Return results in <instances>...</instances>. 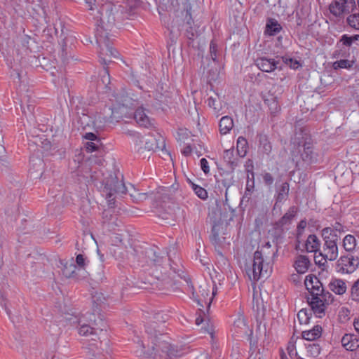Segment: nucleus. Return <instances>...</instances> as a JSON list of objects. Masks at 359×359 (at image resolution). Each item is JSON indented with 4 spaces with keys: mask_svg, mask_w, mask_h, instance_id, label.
I'll list each match as a JSON object with an SVG mask.
<instances>
[{
    "mask_svg": "<svg viewBox=\"0 0 359 359\" xmlns=\"http://www.w3.org/2000/svg\"><path fill=\"white\" fill-rule=\"evenodd\" d=\"M126 11V8L123 5L114 4L107 2L102 4L100 8V20H97L95 29L96 42L100 48L99 57L104 65H107L111 62L112 58L118 57V52L111 46V34L115 26L116 18L122 16Z\"/></svg>",
    "mask_w": 359,
    "mask_h": 359,
    "instance_id": "1",
    "label": "nucleus"
},
{
    "mask_svg": "<svg viewBox=\"0 0 359 359\" xmlns=\"http://www.w3.org/2000/svg\"><path fill=\"white\" fill-rule=\"evenodd\" d=\"M277 250L271 248L269 242L257 248L254 253L252 265L247 269V273L250 280L257 281L270 276L273 258Z\"/></svg>",
    "mask_w": 359,
    "mask_h": 359,
    "instance_id": "2",
    "label": "nucleus"
},
{
    "mask_svg": "<svg viewBox=\"0 0 359 359\" xmlns=\"http://www.w3.org/2000/svg\"><path fill=\"white\" fill-rule=\"evenodd\" d=\"M103 185V192L105 194L109 206L115 204V198L117 196H122L127 192L123 180H119L116 176L110 175L105 178Z\"/></svg>",
    "mask_w": 359,
    "mask_h": 359,
    "instance_id": "3",
    "label": "nucleus"
},
{
    "mask_svg": "<svg viewBox=\"0 0 359 359\" xmlns=\"http://www.w3.org/2000/svg\"><path fill=\"white\" fill-rule=\"evenodd\" d=\"M191 11V4L188 2L184 4L182 10L177 12L176 18L173 22L184 30V34L189 39L193 40L196 35V30L193 27L194 22Z\"/></svg>",
    "mask_w": 359,
    "mask_h": 359,
    "instance_id": "4",
    "label": "nucleus"
},
{
    "mask_svg": "<svg viewBox=\"0 0 359 359\" xmlns=\"http://www.w3.org/2000/svg\"><path fill=\"white\" fill-rule=\"evenodd\" d=\"M331 230H322V236L324 240L323 251L320 255L325 260L334 261L338 257L337 243L339 236H332Z\"/></svg>",
    "mask_w": 359,
    "mask_h": 359,
    "instance_id": "5",
    "label": "nucleus"
},
{
    "mask_svg": "<svg viewBox=\"0 0 359 359\" xmlns=\"http://www.w3.org/2000/svg\"><path fill=\"white\" fill-rule=\"evenodd\" d=\"M323 296L324 297H307V302L311 306V311L318 318H322L325 316L327 306L332 303L334 299L332 294L330 292H326Z\"/></svg>",
    "mask_w": 359,
    "mask_h": 359,
    "instance_id": "6",
    "label": "nucleus"
},
{
    "mask_svg": "<svg viewBox=\"0 0 359 359\" xmlns=\"http://www.w3.org/2000/svg\"><path fill=\"white\" fill-rule=\"evenodd\" d=\"M355 8V0H334L329 6L330 13L338 18L353 12Z\"/></svg>",
    "mask_w": 359,
    "mask_h": 359,
    "instance_id": "7",
    "label": "nucleus"
},
{
    "mask_svg": "<svg viewBox=\"0 0 359 359\" xmlns=\"http://www.w3.org/2000/svg\"><path fill=\"white\" fill-rule=\"evenodd\" d=\"M298 153L300 154L302 161L306 164H312L317 161L318 154L315 151L313 144L310 141H304L302 144H299Z\"/></svg>",
    "mask_w": 359,
    "mask_h": 359,
    "instance_id": "8",
    "label": "nucleus"
},
{
    "mask_svg": "<svg viewBox=\"0 0 359 359\" xmlns=\"http://www.w3.org/2000/svg\"><path fill=\"white\" fill-rule=\"evenodd\" d=\"M210 286L207 284L200 285L198 288V292L200 294L196 293L193 290V299L195 302H197L198 306L204 307L205 305H207V306L209 308L212 303V298L215 294L214 289H212L211 296H210Z\"/></svg>",
    "mask_w": 359,
    "mask_h": 359,
    "instance_id": "9",
    "label": "nucleus"
},
{
    "mask_svg": "<svg viewBox=\"0 0 359 359\" xmlns=\"http://www.w3.org/2000/svg\"><path fill=\"white\" fill-rule=\"evenodd\" d=\"M359 265V259L353 257H341L337 264L338 271L344 273H353Z\"/></svg>",
    "mask_w": 359,
    "mask_h": 359,
    "instance_id": "10",
    "label": "nucleus"
},
{
    "mask_svg": "<svg viewBox=\"0 0 359 359\" xmlns=\"http://www.w3.org/2000/svg\"><path fill=\"white\" fill-rule=\"evenodd\" d=\"M147 111H148L144 107H138L135 111L134 118L140 126L152 128L154 126V120L149 117Z\"/></svg>",
    "mask_w": 359,
    "mask_h": 359,
    "instance_id": "11",
    "label": "nucleus"
},
{
    "mask_svg": "<svg viewBox=\"0 0 359 359\" xmlns=\"http://www.w3.org/2000/svg\"><path fill=\"white\" fill-rule=\"evenodd\" d=\"M278 61L265 57L257 58L255 60L256 66L262 72H271L278 67Z\"/></svg>",
    "mask_w": 359,
    "mask_h": 359,
    "instance_id": "12",
    "label": "nucleus"
},
{
    "mask_svg": "<svg viewBox=\"0 0 359 359\" xmlns=\"http://www.w3.org/2000/svg\"><path fill=\"white\" fill-rule=\"evenodd\" d=\"M247 172L246 187L242 201H246L248 202L255 191V173L252 170L248 169L247 170Z\"/></svg>",
    "mask_w": 359,
    "mask_h": 359,
    "instance_id": "13",
    "label": "nucleus"
},
{
    "mask_svg": "<svg viewBox=\"0 0 359 359\" xmlns=\"http://www.w3.org/2000/svg\"><path fill=\"white\" fill-rule=\"evenodd\" d=\"M297 213V207H290L287 212L276 223V226L278 228L283 229L284 226L290 225L293 219L295 217Z\"/></svg>",
    "mask_w": 359,
    "mask_h": 359,
    "instance_id": "14",
    "label": "nucleus"
},
{
    "mask_svg": "<svg viewBox=\"0 0 359 359\" xmlns=\"http://www.w3.org/2000/svg\"><path fill=\"white\" fill-rule=\"evenodd\" d=\"M341 345L347 351H355L358 347V339L354 334H345L341 340Z\"/></svg>",
    "mask_w": 359,
    "mask_h": 359,
    "instance_id": "15",
    "label": "nucleus"
},
{
    "mask_svg": "<svg viewBox=\"0 0 359 359\" xmlns=\"http://www.w3.org/2000/svg\"><path fill=\"white\" fill-rule=\"evenodd\" d=\"M329 289L338 295H342L346 292V282L342 279H332L328 284Z\"/></svg>",
    "mask_w": 359,
    "mask_h": 359,
    "instance_id": "16",
    "label": "nucleus"
},
{
    "mask_svg": "<svg viewBox=\"0 0 359 359\" xmlns=\"http://www.w3.org/2000/svg\"><path fill=\"white\" fill-rule=\"evenodd\" d=\"M323 329L320 325H316L309 330H305L302 332V337L307 341H315L319 339L322 335Z\"/></svg>",
    "mask_w": 359,
    "mask_h": 359,
    "instance_id": "17",
    "label": "nucleus"
},
{
    "mask_svg": "<svg viewBox=\"0 0 359 359\" xmlns=\"http://www.w3.org/2000/svg\"><path fill=\"white\" fill-rule=\"evenodd\" d=\"M294 266L297 273H304L309 268L310 261L306 256L299 255L297 257Z\"/></svg>",
    "mask_w": 359,
    "mask_h": 359,
    "instance_id": "18",
    "label": "nucleus"
},
{
    "mask_svg": "<svg viewBox=\"0 0 359 359\" xmlns=\"http://www.w3.org/2000/svg\"><path fill=\"white\" fill-rule=\"evenodd\" d=\"M79 324L80 325V327L79 328V334L82 336H93L95 337H97V334L96 332V329L95 327H93L91 325L86 324L83 320H80L79 321ZM93 341H96V339L93 337Z\"/></svg>",
    "mask_w": 359,
    "mask_h": 359,
    "instance_id": "19",
    "label": "nucleus"
},
{
    "mask_svg": "<svg viewBox=\"0 0 359 359\" xmlns=\"http://www.w3.org/2000/svg\"><path fill=\"white\" fill-rule=\"evenodd\" d=\"M320 246V242L318 237L314 234H311L308 236L305 248L309 252H316L319 250Z\"/></svg>",
    "mask_w": 359,
    "mask_h": 359,
    "instance_id": "20",
    "label": "nucleus"
},
{
    "mask_svg": "<svg viewBox=\"0 0 359 359\" xmlns=\"http://www.w3.org/2000/svg\"><path fill=\"white\" fill-rule=\"evenodd\" d=\"M233 127V121L230 116H225L220 119L219 123V129L222 135H226L229 133Z\"/></svg>",
    "mask_w": 359,
    "mask_h": 359,
    "instance_id": "21",
    "label": "nucleus"
},
{
    "mask_svg": "<svg viewBox=\"0 0 359 359\" xmlns=\"http://www.w3.org/2000/svg\"><path fill=\"white\" fill-rule=\"evenodd\" d=\"M224 161L233 170L238 165V158L235 156L233 149H226L223 154Z\"/></svg>",
    "mask_w": 359,
    "mask_h": 359,
    "instance_id": "22",
    "label": "nucleus"
},
{
    "mask_svg": "<svg viewBox=\"0 0 359 359\" xmlns=\"http://www.w3.org/2000/svg\"><path fill=\"white\" fill-rule=\"evenodd\" d=\"M289 189L290 187L287 182H283L280 185V187L277 190L276 205H277L278 203L285 201L287 198Z\"/></svg>",
    "mask_w": 359,
    "mask_h": 359,
    "instance_id": "23",
    "label": "nucleus"
},
{
    "mask_svg": "<svg viewBox=\"0 0 359 359\" xmlns=\"http://www.w3.org/2000/svg\"><path fill=\"white\" fill-rule=\"evenodd\" d=\"M103 341H100V347H98V345L96 344L91 343L89 344L88 347H87V352L86 354L88 358H96L99 355L102 354L101 350H103Z\"/></svg>",
    "mask_w": 359,
    "mask_h": 359,
    "instance_id": "24",
    "label": "nucleus"
},
{
    "mask_svg": "<svg viewBox=\"0 0 359 359\" xmlns=\"http://www.w3.org/2000/svg\"><path fill=\"white\" fill-rule=\"evenodd\" d=\"M259 149L266 154H269L272 150V145L266 135H259Z\"/></svg>",
    "mask_w": 359,
    "mask_h": 359,
    "instance_id": "25",
    "label": "nucleus"
},
{
    "mask_svg": "<svg viewBox=\"0 0 359 359\" xmlns=\"http://www.w3.org/2000/svg\"><path fill=\"white\" fill-rule=\"evenodd\" d=\"M145 136H142L140 134L135 133L133 135V141L134 142V151L137 153L144 151Z\"/></svg>",
    "mask_w": 359,
    "mask_h": 359,
    "instance_id": "26",
    "label": "nucleus"
},
{
    "mask_svg": "<svg viewBox=\"0 0 359 359\" xmlns=\"http://www.w3.org/2000/svg\"><path fill=\"white\" fill-rule=\"evenodd\" d=\"M357 245L355 238L351 234L346 235L343 240V247L348 252L353 251Z\"/></svg>",
    "mask_w": 359,
    "mask_h": 359,
    "instance_id": "27",
    "label": "nucleus"
},
{
    "mask_svg": "<svg viewBox=\"0 0 359 359\" xmlns=\"http://www.w3.org/2000/svg\"><path fill=\"white\" fill-rule=\"evenodd\" d=\"M282 27L275 19H269L266 23V31L270 35H276L279 33Z\"/></svg>",
    "mask_w": 359,
    "mask_h": 359,
    "instance_id": "28",
    "label": "nucleus"
},
{
    "mask_svg": "<svg viewBox=\"0 0 359 359\" xmlns=\"http://www.w3.org/2000/svg\"><path fill=\"white\" fill-rule=\"evenodd\" d=\"M76 269L77 266L73 262L66 263L62 269V274L69 278H75Z\"/></svg>",
    "mask_w": 359,
    "mask_h": 359,
    "instance_id": "29",
    "label": "nucleus"
},
{
    "mask_svg": "<svg viewBox=\"0 0 359 359\" xmlns=\"http://www.w3.org/2000/svg\"><path fill=\"white\" fill-rule=\"evenodd\" d=\"M306 289L310 292L318 287H321L323 284L316 276H307L305 280Z\"/></svg>",
    "mask_w": 359,
    "mask_h": 359,
    "instance_id": "30",
    "label": "nucleus"
},
{
    "mask_svg": "<svg viewBox=\"0 0 359 359\" xmlns=\"http://www.w3.org/2000/svg\"><path fill=\"white\" fill-rule=\"evenodd\" d=\"M248 142L245 137H239L237 140V153L240 157H244L247 153Z\"/></svg>",
    "mask_w": 359,
    "mask_h": 359,
    "instance_id": "31",
    "label": "nucleus"
},
{
    "mask_svg": "<svg viewBox=\"0 0 359 359\" xmlns=\"http://www.w3.org/2000/svg\"><path fill=\"white\" fill-rule=\"evenodd\" d=\"M346 18L347 24L353 29L359 31V12H351Z\"/></svg>",
    "mask_w": 359,
    "mask_h": 359,
    "instance_id": "32",
    "label": "nucleus"
},
{
    "mask_svg": "<svg viewBox=\"0 0 359 359\" xmlns=\"http://www.w3.org/2000/svg\"><path fill=\"white\" fill-rule=\"evenodd\" d=\"M311 316L310 310L302 309L298 312L297 317L300 324H307L309 323Z\"/></svg>",
    "mask_w": 359,
    "mask_h": 359,
    "instance_id": "33",
    "label": "nucleus"
},
{
    "mask_svg": "<svg viewBox=\"0 0 359 359\" xmlns=\"http://www.w3.org/2000/svg\"><path fill=\"white\" fill-rule=\"evenodd\" d=\"M237 333H246L248 325L243 317L239 316L234 322L233 324Z\"/></svg>",
    "mask_w": 359,
    "mask_h": 359,
    "instance_id": "34",
    "label": "nucleus"
},
{
    "mask_svg": "<svg viewBox=\"0 0 359 359\" xmlns=\"http://www.w3.org/2000/svg\"><path fill=\"white\" fill-rule=\"evenodd\" d=\"M157 254V252L153 248H151L147 251V255L149 259L154 265L160 264L162 262L163 257Z\"/></svg>",
    "mask_w": 359,
    "mask_h": 359,
    "instance_id": "35",
    "label": "nucleus"
},
{
    "mask_svg": "<svg viewBox=\"0 0 359 359\" xmlns=\"http://www.w3.org/2000/svg\"><path fill=\"white\" fill-rule=\"evenodd\" d=\"M156 148H160V147L156 144V140L151 136H145L144 151L154 150Z\"/></svg>",
    "mask_w": 359,
    "mask_h": 359,
    "instance_id": "36",
    "label": "nucleus"
},
{
    "mask_svg": "<svg viewBox=\"0 0 359 359\" xmlns=\"http://www.w3.org/2000/svg\"><path fill=\"white\" fill-rule=\"evenodd\" d=\"M280 58L282 60V61L285 64H286L287 65H288L290 68H292L293 69H297L301 66L300 62L298 60L293 59L292 57H290L287 55L282 56Z\"/></svg>",
    "mask_w": 359,
    "mask_h": 359,
    "instance_id": "37",
    "label": "nucleus"
},
{
    "mask_svg": "<svg viewBox=\"0 0 359 359\" xmlns=\"http://www.w3.org/2000/svg\"><path fill=\"white\" fill-rule=\"evenodd\" d=\"M306 351L309 355L316 357L320 353V347L318 344L313 343L306 346Z\"/></svg>",
    "mask_w": 359,
    "mask_h": 359,
    "instance_id": "38",
    "label": "nucleus"
},
{
    "mask_svg": "<svg viewBox=\"0 0 359 359\" xmlns=\"http://www.w3.org/2000/svg\"><path fill=\"white\" fill-rule=\"evenodd\" d=\"M331 230V235L332 236H339L337 233H341L342 232H344V226L339 222H336L334 224L332 225L330 227H325L323 230Z\"/></svg>",
    "mask_w": 359,
    "mask_h": 359,
    "instance_id": "39",
    "label": "nucleus"
},
{
    "mask_svg": "<svg viewBox=\"0 0 359 359\" xmlns=\"http://www.w3.org/2000/svg\"><path fill=\"white\" fill-rule=\"evenodd\" d=\"M353 61L348 60H340L333 63L334 69H349L353 66Z\"/></svg>",
    "mask_w": 359,
    "mask_h": 359,
    "instance_id": "40",
    "label": "nucleus"
},
{
    "mask_svg": "<svg viewBox=\"0 0 359 359\" xmlns=\"http://www.w3.org/2000/svg\"><path fill=\"white\" fill-rule=\"evenodd\" d=\"M154 339H153V344H154L153 349L154 350L156 349L157 351L158 350L164 351V349L168 348L167 344L165 343V341L164 340L160 341L158 337V334L156 332L154 333Z\"/></svg>",
    "mask_w": 359,
    "mask_h": 359,
    "instance_id": "41",
    "label": "nucleus"
},
{
    "mask_svg": "<svg viewBox=\"0 0 359 359\" xmlns=\"http://www.w3.org/2000/svg\"><path fill=\"white\" fill-rule=\"evenodd\" d=\"M359 39V35L355 34L353 36H348L347 34H344L340 41L342 42L343 45L346 46H351L354 42H355Z\"/></svg>",
    "mask_w": 359,
    "mask_h": 359,
    "instance_id": "42",
    "label": "nucleus"
},
{
    "mask_svg": "<svg viewBox=\"0 0 359 359\" xmlns=\"http://www.w3.org/2000/svg\"><path fill=\"white\" fill-rule=\"evenodd\" d=\"M351 297L352 300L359 302V278L353 283L351 288Z\"/></svg>",
    "mask_w": 359,
    "mask_h": 359,
    "instance_id": "43",
    "label": "nucleus"
},
{
    "mask_svg": "<svg viewBox=\"0 0 359 359\" xmlns=\"http://www.w3.org/2000/svg\"><path fill=\"white\" fill-rule=\"evenodd\" d=\"M111 120H110L109 118L107 117H102L100 115H99L97 117L95 118L93 123L94 126L97 128L101 129L103 128L107 123H111Z\"/></svg>",
    "mask_w": 359,
    "mask_h": 359,
    "instance_id": "44",
    "label": "nucleus"
},
{
    "mask_svg": "<svg viewBox=\"0 0 359 359\" xmlns=\"http://www.w3.org/2000/svg\"><path fill=\"white\" fill-rule=\"evenodd\" d=\"M193 189L195 194L201 199H205L208 198V193L206 190L198 185L194 184Z\"/></svg>",
    "mask_w": 359,
    "mask_h": 359,
    "instance_id": "45",
    "label": "nucleus"
},
{
    "mask_svg": "<svg viewBox=\"0 0 359 359\" xmlns=\"http://www.w3.org/2000/svg\"><path fill=\"white\" fill-rule=\"evenodd\" d=\"M207 103L208 107L213 108L215 111H219L220 110V103L219 100L212 97H210L207 100Z\"/></svg>",
    "mask_w": 359,
    "mask_h": 359,
    "instance_id": "46",
    "label": "nucleus"
},
{
    "mask_svg": "<svg viewBox=\"0 0 359 359\" xmlns=\"http://www.w3.org/2000/svg\"><path fill=\"white\" fill-rule=\"evenodd\" d=\"M350 311L346 308H341L339 312V319L341 323H346L349 319Z\"/></svg>",
    "mask_w": 359,
    "mask_h": 359,
    "instance_id": "47",
    "label": "nucleus"
},
{
    "mask_svg": "<svg viewBox=\"0 0 359 359\" xmlns=\"http://www.w3.org/2000/svg\"><path fill=\"white\" fill-rule=\"evenodd\" d=\"M327 291L324 290V287L323 285L321 287H316L313 291H310V297H324V294H325Z\"/></svg>",
    "mask_w": 359,
    "mask_h": 359,
    "instance_id": "48",
    "label": "nucleus"
},
{
    "mask_svg": "<svg viewBox=\"0 0 359 359\" xmlns=\"http://www.w3.org/2000/svg\"><path fill=\"white\" fill-rule=\"evenodd\" d=\"M287 353L292 359H297L299 356L297 355V353L295 348V346L292 343H289L287 347Z\"/></svg>",
    "mask_w": 359,
    "mask_h": 359,
    "instance_id": "49",
    "label": "nucleus"
},
{
    "mask_svg": "<svg viewBox=\"0 0 359 359\" xmlns=\"http://www.w3.org/2000/svg\"><path fill=\"white\" fill-rule=\"evenodd\" d=\"M210 57L213 61L217 60V43L212 40L210 43Z\"/></svg>",
    "mask_w": 359,
    "mask_h": 359,
    "instance_id": "50",
    "label": "nucleus"
},
{
    "mask_svg": "<svg viewBox=\"0 0 359 359\" xmlns=\"http://www.w3.org/2000/svg\"><path fill=\"white\" fill-rule=\"evenodd\" d=\"M306 225L307 222L306 219H302L299 222L297 227V231L298 235H301L304 232L305 228L306 227Z\"/></svg>",
    "mask_w": 359,
    "mask_h": 359,
    "instance_id": "51",
    "label": "nucleus"
},
{
    "mask_svg": "<svg viewBox=\"0 0 359 359\" xmlns=\"http://www.w3.org/2000/svg\"><path fill=\"white\" fill-rule=\"evenodd\" d=\"M86 259L84 258L83 255L81 254H79L76 257V264L81 269H84L86 266Z\"/></svg>",
    "mask_w": 359,
    "mask_h": 359,
    "instance_id": "52",
    "label": "nucleus"
},
{
    "mask_svg": "<svg viewBox=\"0 0 359 359\" xmlns=\"http://www.w3.org/2000/svg\"><path fill=\"white\" fill-rule=\"evenodd\" d=\"M99 148V146L97 144L93 142H88L86 144V151L88 152H93L95 151H97Z\"/></svg>",
    "mask_w": 359,
    "mask_h": 359,
    "instance_id": "53",
    "label": "nucleus"
},
{
    "mask_svg": "<svg viewBox=\"0 0 359 359\" xmlns=\"http://www.w3.org/2000/svg\"><path fill=\"white\" fill-rule=\"evenodd\" d=\"M263 180L266 185H271L273 183V177L269 172H266L263 175Z\"/></svg>",
    "mask_w": 359,
    "mask_h": 359,
    "instance_id": "54",
    "label": "nucleus"
},
{
    "mask_svg": "<svg viewBox=\"0 0 359 359\" xmlns=\"http://www.w3.org/2000/svg\"><path fill=\"white\" fill-rule=\"evenodd\" d=\"M200 163H201V167L202 170L205 174L209 173L210 172V168H209V165H208V161L205 158H203L201 159Z\"/></svg>",
    "mask_w": 359,
    "mask_h": 359,
    "instance_id": "55",
    "label": "nucleus"
},
{
    "mask_svg": "<svg viewBox=\"0 0 359 359\" xmlns=\"http://www.w3.org/2000/svg\"><path fill=\"white\" fill-rule=\"evenodd\" d=\"M83 137L90 141H97V142H100V140L98 139L97 136L93 133H86L84 135Z\"/></svg>",
    "mask_w": 359,
    "mask_h": 359,
    "instance_id": "56",
    "label": "nucleus"
},
{
    "mask_svg": "<svg viewBox=\"0 0 359 359\" xmlns=\"http://www.w3.org/2000/svg\"><path fill=\"white\" fill-rule=\"evenodd\" d=\"M102 76V82L104 83H106V81H108L109 82V72L107 69H104L103 75Z\"/></svg>",
    "mask_w": 359,
    "mask_h": 359,
    "instance_id": "57",
    "label": "nucleus"
},
{
    "mask_svg": "<svg viewBox=\"0 0 359 359\" xmlns=\"http://www.w3.org/2000/svg\"><path fill=\"white\" fill-rule=\"evenodd\" d=\"M191 147L189 145H187L183 149L182 152L184 156H187L191 154Z\"/></svg>",
    "mask_w": 359,
    "mask_h": 359,
    "instance_id": "58",
    "label": "nucleus"
},
{
    "mask_svg": "<svg viewBox=\"0 0 359 359\" xmlns=\"http://www.w3.org/2000/svg\"><path fill=\"white\" fill-rule=\"evenodd\" d=\"M353 325L355 331L359 334V318L355 319Z\"/></svg>",
    "mask_w": 359,
    "mask_h": 359,
    "instance_id": "59",
    "label": "nucleus"
},
{
    "mask_svg": "<svg viewBox=\"0 0 359 359\" xmlns=\"http://www.w3.org/2000/svg\"><path fill=\"white\" fill-rule=\"evenodd\" d=\"M86 3L89 5L90 9H93V5H94L95 0H85Z\"/></svg>",
    "mask_w": 359,
    "mask_h": 359,
    "instance_id": "60",
    "label": "nucleus"
},
{
    "mask_svg": "<svg viewBox=\"0 0 359 359\" xmlns=\"http://www.w3.org/2000/svg\"><path fill=\"white\" fill-rule=\"evenodd\" d=\"M203 322V319L201 316L196 318V324L197 325H201Z\"/></svg>",
    "mask_w": 359,
    "mask_h": 359,
    "instance_id": "61",
    "label": "nucleus"
},
{
    "mask_svg": "<svg viewBox=\"0 0 359 359\" xmlns=\"http://www.w3.org/2000/svg\"><path fill=\"white\" fill-rule=\"evenodd\" d=\"M100 334L104 336V337H107V334H106V329H105V327H101L100 329Z\"/></svg>",
    "mask_w": 359,
    "mask_h": 359,
    "instance_id": "62",
    "label": "nucleus"
},
{
    "mask_svg": "<svg viewBox=\"0 0 359 359\" xmlns=\"http://www.w3.org/2000/svg\"><path fill=\"white\" fill-rule=\"evenodd\" d=\"M217 235L214 233L212 236V241H214L215 243H217Z\"/></svg>",
    "mask_w": 359,
    "mask_h": 359,
    "instance_id": "63",
    "label": "nucleus"
},
{
    "mask_svg": "<svg viewBox=\"0 0 359 359\" xmlns=\"http://www.w3.org/2000/svg\"><path fill=\"white\" fill-rule=\"evenodd\" d=\"M105 340V342H104V346L107 347L108 346V342H109V340L106 338L104 339Z\"/></svg>",
    "mask_w": 359,
    "mask_h": 359,
    "instance_id": "64",
    "label": "nucleus"
}]
</instances>
